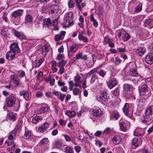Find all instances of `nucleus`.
Wrapping results in <instances>:
<instances>
[{
    "instance_id": "nucleus-36",
    "label": "nucleus",
    "mask_w": 153,
    "mask_h": 153,
    "mask_svg": "<svg viewBox=\"0 0 153 153\" xmlns=\"http://www.w3.org/2000/svg\"><path fill=\"white\" fill-rule=\"evenodd\" d=\"M68 5L69 8H73L75 6V3L73 0H69L68 1Z\"/></svg>"
},
{
    "instance_id": "nucleus-13",
    "label": "nucleus",
    "mask_w": 153,
    "mask_h": 153,
    "mask_svg": "<svg viewBox=\"0 0 153 153\" xmlns=\"http://www.w3.org/2000/svg\"><path fill=\"white\" fill-rule=\"evenodd\" d=\"M66 32L65 31H61L58 34L55 36L54 39L56 41H58L62 40L63 39L65 34Z\"/></svg>"
},
{
    "instance_id": "nucleus-60",
    "label": "nucleus",
    "mask_w": 153,
    "mask_h": 153,
    "mask_svg": "<svg viewBox=\"0 0 153 153\" xmlns=\"http://www.w3.org/2000/svg\"><path fill=\"white\" fill-rule=\"evenodd\" d=\"M7 143V146H12V147H11V149H14L15 148V144L14 143V142H9L8 143Z\"/></svg>"
},
{
    "instance_id": "nucleus-10",
    "label": "nucleus",
    "mask_w": 153,
    "mask_h": 153,
    "mask_svg": "<svg viewBox=\"0 0 153 153\" xmlns=\"http://www.w3.org/2000/svg\"><path fill=\"white\" fill-rule=\"evenodd\" d=\"M13 33L16 36L18 37L21 40L23 39H26V36L22 33L19 32L15 30H13Z\"/></svg>"
},
{
    "instance_id": "nucleus-31",
    "label": "nucleus",
    "mask_w": 153,
    "mask_h": 153,
    "mask_svg": "<svg viewBox=\"0 0 153 153\" xmlns=\"http://www.w3.org/2000/svg\"><path fill=\"white\" fill-rule=\"evenodd\" d=\"M7 118L13 121H15L16 119L15 115H14L13 113L10 112H9V113L7 114Z\"/></svg>"
},
{
    "instance_id": "nucleus-19",
    "label": "nucleus",
    "mask_w": 153,
    "mask_h": 153,
    "mask_svg": "<svg viewBox=\"0 0 153 153\" xmlns=\"http://www.w3.org/2000/svg\"><path fill=\"white\" fill-rule=\"evenodd\" d=\"M19 94L21 96H23V97L26 100H29L30 98V96L28 92L25 90H22L19 92Z\"/></svg>"
},
{
    "instance_id": "nucleus-52",
    "label": "nucleus",
    "mask_w": 153,
    "mask_h": 153,
    "mask_svg": "<svg viewBox=\"0 0 153 153\" xmlns=\"http://www.w3.org/2000/svg\"><path fill=\"white\" fill-rule=\"evenodd\" d=\"M59 96H60L58 97V98L61 101H63L65 96V94H62L61 93V94H60Z\"/></svg>"
},
{
    "instance_id": "nucleus-29",
    "label": "nucleus",
    "mask_w": 153,
    "mask_h": 153,
    "mask_svg": "<svg viewBox=\"0 0 153 153\" xmlns=\"http://www.w3.org/2000/svg\"><path fill=\"white\" fill-rule=\"evenodd\" d=\"M128 107H129V105L128 104L126 103L124 106V107L123 108V111L124 113L125 114L126 116H128V111H129V109H128Z\"/></svg>"
},
{
    "instance_id": "nucleus-3",
    "label": "nucleus",
    "mask_w": 153,
    "mask_h": 153,
    "mask_svg": "<svg viewBox=\"0 0 153 153\" xmlns=\"http://www.w3.org/2000/svg\"><path fill=\"white\" fill-rule=\"evenodd\" d=\"M109 100V97L107 92L105 91L102 92L100 94L99 99V101L103 104L107 103Z\"/></svg>"
},
{
    "instance_id": "nucleus-34",
    "label": "nucleus",
    "mask_w": 153,
    "mask_h": 153,
    "mask_svg": "<svg viewBox=\"0 0 153 153\" xmlns=\"http://www.w3.org/2000/svg\"><path fill=\"white\" fill-rule=\"evenodd\" d=\"M66 114L69 117H74L76 115V112L74 111H67Z\"/></svg>"
},
{
    "instance_id": "nucleus-17",
    "label": "nucleus",
    "mask_w": 153,
    "mask_h": 153,
    "mask_svg": "<svg viewBox=\"0 0 153 153\" xmlns=\"http://www.w3.org/2000/svg\"><path fill=\"white\" fill-rule=\"evenodd\" d=\"M73 16L74 14L73 12L68 13L65 14V20L66 22H69L73 19Z\"/></svg>"
},
{
    "instance_id": "nucleus-25",
    "label": "nucleus",
    "mask_w": 153,
    "mask_h": 153,
    "mask_svg": "<svg viewBox=\"0 0 153 153\" xmlns=\"http://www.w3.org/2000/svg\"><path fill=\"white\" fill-rule=\"evenodd\" d=\"M93 114L96 117L100 116L101 114V110L99 108H96L92 110Z\"/></svg>"
},
{
    "instance_id": "nucleus-47",
    "label": "nucleus",
    "mask_w": 153,
    "mask_h": 153,
    "mask_svg": "<svg viewBox=\"0 0 153 153\" xmlns=\"http://www.w3.org/2000/svg\"><path fill=\"white\" fill-rule=\"evenodd\" d=\"M104 40L106 43H109L110 42H112L113 40L112 39L109 37L107 36L105 37Z\"/></svg>"
},
{
    "instance_id": "nucleus-62",
    "label": "nucleus",
    "mask_w": 153,
    "mask_h": 153,
    "mask_svg": "<svg viewBox=\"0 0 153 153\" xmlns=\"http://www.w3.org/2000/svg\"><path fill=\"white\" fill-rule=\"evenodd\" d=\"M7 30L6 29H2L1 31V34L3 36H6L7 34Z\"/></svg>"
},
{
    "instance_id": "nucleus-38",
    "label": "nucleus",
    "mask_w": 153,
    "mask_h": 153,
    "mask_svg": "<svg viewBox=\"0 0 153 153\" xmlns=\"http://www.w3.org/2000/svg\"><path fill=\"white\" fill-rule=\"evenodd\" d=\"M16 132L15 131H12L10 133V134L8 136V138L10 140H13L14 138L16 136Z\"/></svg>"
},
{
    "instance_id": "nucleus-26",
    "label": "nucleus",
    "mask_w": 153,
    "mask_h": 153,
    "mask_svg": "<svg viewBox=\"0 0 153 153\" xmlns=\"http://www.w3.org/2000/svg\"><path fill=\"white\" fill-rule=\"evenodd\" d=\"M145 113L152 116L153 114V105H150L146 109Z\"/></svg>"
},
{
    "instance_id": "nucleus-11",
    "label": "nucleus",
    "mask_w": 153,
    "mask_h": 153,
    "mask_svg": "<svg viewBox=\"0 0 153 153\" xmlns=\"http://www.w3.org/2000/svg\"><path fill=\"white\" fill-rule=\"evenodd\" d=\"M145 61L148 64H151L153 63V53H149L145 57Z\"/></svg>"
},
{
    "instance_id": "nucleus-2",
    "label": "nucleus",
    "mask_w": 153,
    "mask_h": 153,
    "mask_svg": "<svg viewBox=\"0 0 153 153\" xmlns=\"http://www.w3.org/2000/svg\"><path fill=\"white\" fill-rule=\"evenodd\" d=\"M16 101V98L15 96L12 94L6 98V105L8 107H12L15 104Z\"/></svg>"
},
{
    "instance_id": "nucleus-16",
    "label": "nucleus",
    "mask_w": 153,
    "mask_h": 153,
    "mask_svg": "<svg viewBox=\"0 0 153 153\" xmlns=\"http://www.w3.org/2000/svg\"><path fill=\"white\" fill-rule=\"evenodd\" d=\"M80 80V76H75L74 78V81L75 82L74 85L76 87L81 88L82 82Z\"/></svg>"
},
{
    "instance_id": "nucleus-5",
    "label": "nucleus",
    "mask_w": 153,
    "mask_h": 153,
    "mask_svg": "<svg viewBox=\"0 0 153 153\" xmlns=\"http://www.w3.org/2000/svg\"><path fill=\"white\" fill-rule=\"evenodd\" d=\"M79 45L76 44H73L71 45L69 47V50H68V55L69 57H71L72 56V53L76 52L77 50Z\"/></svg>"
},
{
    "instance_id": "nucleus-45",
    "label": "nucleus",
    "mask_w": 153,
    "mask_h": 153,
    "mask_svg": "<svg viewBox=\"0 0 153 153\" xmlns=\"http://www.w3.org/2000/svg\"><path fill=\"white\" fill-rule=\"evenodd\" d=\"M49 140L47 138H45L42 140L40 142V143L42 145L48 143Z\"/></svg>"
},
{
    "instance_id": "nucleus-7",
    "label": "nucleus",
    "mask_w": 153,
    "mask_h": 153,
    "mask_svg": "<svg viewBox=\"0 0 153 153\" xmlns=\"http://www.w3.org/2000/svg\"><path fill=\"white\" fill-rule=\"evenodd\" d=\"M131 145L132 148L134 149L140 146L142 144V140L140 138H134L132 140Z\"/></svg>"
},
{
    "instance_id": "nucleus-50",
    "label": "nucleus",
    "mask_w": 153,
    "mask_h": 153,
    "mask_svg": "<svg viewBox=\"0 0 153 153\" xmlns=\"http://www.w3.org/2000/svg\"><path fill=\"white\" fill-rule=\"evenodd\" d=\"M59 122L60 125L63 126H65L66 124V121L62 119L59 120Z\"/></svg>"
},
{
    "instance_id": "nucleus-42",
    "label": "nucleus",
    "mask_w": 153,
    "mask_h": 153,
    "mask_svg": "<svg viewBox=\"0 0 153 153\" xmlns=\"http://www.w3.org/2000/svg\"><path fill=\"white\" fill-rule=\"evenodd\" d=\"M66 63V61L64 60H62L61 61L59 62L58 63V66L59 68L63 67Z\"/></svg>"
},
{
    "instance_id": "nucleus-61",
    "label": "nucleus",
    "mask_w": 153,
    "mask_h": 153,
    "mask_svg": "<svg viewBox=\"0 0 153 153\" xmlns=\"http://www.w3.org/2000/svg\"><path fill=\"white\" fill-rule=\"evenodd\" d=\"M43 95L41 91H38L36 92V97L39 98L41 97Z\"/></svg>"
},
{
    "instance_id": "nucleus-59",
    "label": "nucleus",
    "mask_w": 153,
    "mask_h": 153,
    "mask_svg": "<svg viewBox=\"0 0 153 153\" xmlns=\"http://www.w3.org/2000/svg\"><path fill=\"white\" fill-rule=\"evenodd\" d=\"M52 94L53 95H56V96H57L61 94V92H58L57 91L53 90L52 92Z\"/></svg>"
},
{
    "instance_id": "nucleus-9",
    "label": "nucleus",
    "mask_w": 153,
    "mask_h": 153,
    "mask_svg": "<svg viewBox=\"0 0 153 153\" xmlns=\"http://www.w3.org/2000/svg\"><path fill=\"white\" fill-rule=\"evenodd\" d=\"M10 51L15 53H18L20 51L18 44L16 43L15 42L12 44L10 45Z\"/></svg>"
},
{
    "instance_id": "nucleus-28",
    "label": "nucleus",
    "mask_w": 153,
    "mask_h": 153,
    "mask_svg": "<svg viewBox=\"0 0 153 153\" xmlns=\"http://www.w3.org/2000/svg\"><path fill=\"white\" fill-rule=\"evenodd\" d=\"M79 39L80 41H82L85 42H87L88 41V39L86 37L83 36L82 33H80L78 36Z\"/></svg>"
},
{
    "instance_id": "nucleus-48",
    "label": "nucleus",
    "mask_w": 153,
    "mask_h": 153,
    "mask_svg": "<svg viewBox=\"0 0 153 153\" xmlns=\"http://www.w3.org/2000/svg\"><path fill=\"white\" fill-rule=\"evenodd\" d=\"M65 152L68 153H72L73 150L71 147L67 146L65 148Z\"/></svg>"
},
{
    "instance_id": "nucleus-49",
    "label": "nucleus",
    "mask_w": 153,
    "mask_h": 153,
    "mask_svg": "<svg viewBox=\"0 0 153 153\" xmlns=\"http://www.w3.org/2000/svg\"><path fill=\"white\" fill-rule=\"evenodd\" d=\"M22 121L21 119H20L18 121L17 125L16 128L17 129H19L21 127L22 124Z\"/></svg>"
},
{
    "instance_id": "nucleus-39",
    "label": "nucleus",
    "mask_w": 153,
    "mask_h": 153,
    "mask_svg": "<svg viewBox=\"0 0 153 153\" xmlns=\"http://www.w3.org/2000/svg\"><path fill=\"white\" fill-rule=\"evenodd\" d=\"M123 39L124 41H126L129 39L130 37V35L126 33L125 31V33L124 34V35L123 36Z\"/></svg>"
},
{
    "instance_id": "nucleus-54",
    "label": "nucleus",
    "mask_w": 153,
    "mask_h": 153,
    "mask_svg": "<svg viewBox=\"0 0 153 153\" xmlns=\"http://www.w3.org/2000/svg\"><path fill=\"white\" fill-rule=\"evenodd\" d=\"M97 78V76L95 74L93 75L91 80V83H93Z\"/></svg>"
},
{
    "instance_id": "nucleus-46",
    "label": "nucleus",
    "mask_w": 153,
    "mask_h": 153,
    "mask_svg": "<svg viewBox=\"0 0 153 153\" xmlns=\"http://www.w3.org/2000/svg\"><path fill=\"white\" fill-rule=\"evenodd\" d=\"M79 90L77 88H75L73 90V93L74 95H78L79 94Z\"/></svg>"
},
{
    "instance_id": "nucleus-6",
    "label": "nucleus",
    "mask_w": 153,
    "mask_h": 153,
    "mask_svg": "<svg viewBox=\"0 0 153 153\" xmlns=\"http://www.w3.org/2000/svg\"><path fill=\"white\" fill-rule=\"evenodd\" d=\"M10 79L13 81V83L15 87H17L21 85V82L16 75H11L10 76Z\"/></svg>"
},
{
    "instance_id": "nucleus-4",
    "label": "nucleus",
    "mask_w": 153,
    "mask_h": 153,
    "mask_svg": "<svg viewBox=\"0 0 153 153\" xmlns=\"http://www.w3.org/2000/svg\"><path fill=\"white\" fill-rule=\"evenodd\" d=\"M145 115H144L141 119V122L147 125H149L152 122V115L147 114L145 113Z\"/></svg>"
},
{
    "instance_id": "nucleus-14",
    "label": "nucleus",
    "mask_w": 153,
    "mask_h": 153,
    "mask_svg": "<svg viewBox=\"0 0 153 153\" xmlns=\"http://www.w3.org/2000/svg\"><path fill=\"white\" fill-rule=\"evenodd\" d=\"M117 83L118 82L116 79L113 78L108 82L107 84L108 88L111 89L115 86Z\"/></svg>"
},
{
    "instance_id": "nucleus-12",
    "label": "nucleus",
    "mask_w": 153,
    "mask_h": 153,
    "mask_svg": "<svg viewBox=\"0 0 153 153\" xmlns=\"http://www.w3.org/2000/svg\"><path fill=\"white\" fill-rule=\"evenodd\" d=\"M50 109L48 106L41 107V108L36 111L35 112L38 114H44L45 112H48Z\"/></svg>"
},
{
    "instance_id": "nucleus-22",
    "label": "nucleus",
    "mask_w": 153,
    "mask_h": 153,
    "mask_svg": "<svg viewBox=\"0 0 153 153\" xmlns=\"http://www.w3.org/2000/svg\"><path fill=\"white\" fill-rule=\"evenodd\" d=\"M121 137L118 135L114 137L112 139L113 143L115 145L119 144L121 142Z\"/></svg>"
},
{
    "instance_id": "nucleus-20",
    "label": "nucleus",
    "mask_w": 153,
    "mask_h": 153,
    "mask_svg": "<svg viewBox=\"0 0 153 153\" xmlns=\"http://www.w3.org/2000/svg\"><path fill=\"white\" fill-rule=\"evenodd\" d=\"M129 75L131 76L134 77H140L139 74L138 73L137 70L134 68H131L129 71Z\"/></svg>"
},
{
    "instance_id": "nucleus-57",
    "label": "nucleus",
    "mask_w": 153,
    "mask_h": 153,
    "mask_svg": "<svg viewBox=\"0 0 153 153\" xmlns=\"http://www.w3.org/2000/svg\"><path fill=\"white\" fill-rule=\"evenodd\" d=\"M58 133V129H56L52 131V132H51V134L53 136H54L57 134Z\"/></svg>"
},
{
    "instance_id": "nucleus-41",
    "label": "nucleus",
    "mask_w": 153,
    "mask_h": 153,
    "mask_svg": "<svg viewBox=\"0 0 153 153\" xmlns=\"http://www.w3.org/2000/svg\"><path fill=\"white\" fill-rule=\"evenodd\" d=\"M62 146V144L61 142L57 141L53 145V147L55 148L60 149Z\"/></svg>"
},
{
    "instance_id": "nucleus-21",
    "label": "nucleus",
    "mask_w": 153,
    "mask_h": 153,
    "mask_svg": "<svg viewBox=\"0 0 153 153\" xmlns=\"http://www.w3.org/2000/svg\"><path fill=\"white\" fill-rule=\"evenodd\" d=\"M23 10L22 9H19L14 11L11 16L12 17L16 18L19 16L22 15V13L23 12Z\"/></svg>"
},
{
    "instance_id": "nucleus-8",
    "label": "nucleus",
    "mask_w": 153,
    "mask_h": 153,
    "mask_svg": "<svg viewBox=\"0 0 153 153\" xmlns=\"http://www.w3.org/2000/svg\"><path fill=\"white\" fill-rule=\"evenodd\" d=\"M146 49L143 45H141L138 46L136 50L137 54L140 56H142L145 53Z\"/></svg>"
},
{
    "instance_id": "nucleus-23",
    "label": "nucleus",
    "mask_w": 153,
    "mask_h": 153,
    "mask_svg": "<svg viewBox=\"0 0 153 153\" xmlns=\"http://www.w3.org/2000/svg\"><path fill=\"white\" fill-rule=\"evenodd\" d=\"M51 13H55L58 12V7L56 4H52L50 7Z\"/></svg>"
},
{
    "instance_id": "nucleus-55",
    "label": "nucleus",
    "mask_w": 153,
    "mask_h": 153,
    "mask_svg": "<svg viewBox=\"0 0 153 153\" xmlns=\"http://www.w3.org/2000/svg\"><path fill=\"white\" fill-rule=\"evenodd\" d=\"M85 3L83 2L82 3L81 5L80 4V7H78L79 10L80 11H81L82 10V8L85 6Z\"/></svg>"
},
{
    "instance_id": "nucleus-15",
    "label": "nucleus",
    "mask_w": 153,
    "mask_h": 153,
    "mask_svg": "<svg viewBox=\"0 0 153 153\" xmlns=\"http://www.w3.org/2000/svg\"><path fill=\"white\" fill-rule=\"evenodd\" d=\"M16 53L10 51L8 52L6 54V57L8 60H11L14 59L15 57Z\"/></svg>"
},
{
    "instance_id": "nucleus-44",
    "label": "nucleus",
    "mask_w": 153,
    "mask_h": 153,
    "mask_svg": "<svg viewBox=\"0 0 153 153\" xmlns=\"http://www.w3.org/2000/svg\"><path fill=\"white\" fill-rule=\"evenodd\" d=\"M112 93L115 97L118 96L119 93V90L118 88H117L114 90L112 92Z\"/></svg>"
},
{
    "instance_id": "nucleus-43",
    "label": "nucleus",
    "mask_w": 153,
    "mask_h": 153,
    "mask_svg": "<svg viewBox=\"0 0 153 153\" xmlns=\"http://www.w3.org/2000/svg\"><path fill=\"white\" fill-rule=\"evenodd\" d=\"M142 9V4H140L136 7L135 8V12H140Z\"/></svg>"
},
{
    "instance_id": "nucleus-58",
    "label": "nucleus",
    "mask_w": 153,
    "mask_h": 153,
    "mask_svg": "<svg viewBox=\"0 0 153 153\" xmlns=\"http://www.w3.org/2000/svg\"><path fill=\"white\" fill-rule=\"evenodd\" d=\"M82 56V54L81 53H79L78 54H76V59H75V60L80 58L81 59Z\"/></svg>"
},
{
    "instance_id": "nucleus-64",
    "label": "nucleus",
    "mask_w": 153,
    "mask_h": 153,
    "mask_svg": "<svg viewBox=\"0 0 153 153\" xmlns=\"http://www.w3.org/2000/svg\"><path fill=\"white\" fill-rule=\"evenodd\" d=\"M118 51L119 52H123L126 51V49L125 48H117Z\"/></svg>"
},
{
    "instance_id": "nucleus-56",
    "label": "nucleus",
    "mask_w": 153,
    "mask_h": 153,
    "mask_svg": "<svg viewBox=\"0 0 153 153\" xmlns=\"http://www.w3.org/2000/svg\"><path fill=\"white\" fill-rule=\"evenodd\" d=\"M19 74V76L20 78L23 77L25 75V73L23 71H20Z\"/></svg>"
},
{
    "instance_id": "nucleus-35",
    "label": "nucleus",
    "mask_w": 153,
    "mask_h": 153,
    "mask_svg": "<svg viewBox=\"0 0 153 153\" xmlns=\"http://www.w3.org/2000/svg\"><path fill=\"white\" fill-rule=\"evenodd\" d=\"M42 119V118L41 117L36 116L33 117L32 122L33 123H36L39 120Z\"/></svg>"
},
{
    "instance_id": "nucleus-30",
    "label": "nucleus",
    "mask_w": 153,
    "mask_h": 153,
    "mask_svg": "<svg viewBox=\"0 0 153 153\" xmlns=\"http://www.w3.org/2000/svg\"><path fill=\"white\" fill-rule=\"evenodd\" d=\"M124 89L127 91H131L133 89V86L128 84H125L124 85Z\"/></svg>"
},
{
    "instance_id": "nucleus-24",
    "label": "nucleus",
    "mask_w": 153,
    "mask_h": 153,
    "mask_svg": "<svg viewBox=\"0 0 153 153\" xmlns=\"http://www.w3.org/2000/svg\"><path fill=\"white\" fill-rule=\"evenodd\" d=\"M48 128V124L47 123H45L41 127H39L38 130L41 132H43L47 130Z\"/></svg>"
},
{
    "instance_id": "nucleus-1",
    "label": "nucleus",
    "mask_w": 153,
    "mask_h": 153,
    "mask_svg": "<svg viewBox=\"0 0 153 153\" xmlns=\"http://www.w3.org/2000/svg\"><path fill=\"white\" fill-rule=\"evenodd\" d=\"M142 82L139 86V91L140 95H145L148 92L146 81L145 80H142Z\"/></svg>"
},
{
    "instance_id": "nucleus-51",
    "label": "nucleus",
    "mask_w": 153,
    "mask_h": 153,
    "mask_svg": "<svg viewBox=\"0 0 153 153\" xmlns=\"http://www.w3.org/2000/svg\"><path fill=\"white\" fill-rule=\"evenodd\" d=\"M105 74V72L102 70H100L99 73V75L102 77H104Z\"/></svg>"
},
{
    "instance_id": "nucleus-18",
    "label": "nucleus",
    "mask_w": 153,
    "mask_h": 153,
    "mask_svg": "<svg viewBox=\"0 0 153 153\" xmlns=\"http://www.w3.org/2000/svg\"><path fill=\"white\" fill-rule=\"evenodd\" d=\"M152 20L149 19H146L144 21V26L145 27H147L149 28H151L153 27V24H152Z\"/></svg>"
},
{
    "instance_id": "nucleus-53",
    "label": "nucleus",
    "mask_w": 153,
    "mask_h": 153,
    "mask_svg": "<svg viewBox=\"0 0 153 153\" xmlns=\"http://www.w3.org/2000/svg\"><path fill=\"white\" fill-rule=\"evenodd\" d=\"M55 81V79L54 78H51V76L49 78L50 84L51 86L54 85Z\"/></svg>"
},
{
    "instance_id": "nucleus-27",
    "label": "nucleus",
    "mask_w": 153,
    "mask_h": 153,
    "mask_svg": "<svg viewBox=\"0 0 153 153\" xmlns=\"http://www.w3.org/2000/svg\"><path fill=\"white\" fill-rule=\"evenodd\" d=\"M31 135V131L26 130L25 131V134L23 136V138L25 140H27L29 139Z\"/></svg>"
},
{
    "instance_id": "nucleus-63",
    "label": "nucleus",
    "mask_w": 153,
    "mask_h": 153,
    "mask_svg": "<svg viewBox=\"0 0 153 153\" xmlns=\"http://www.w3.org/2000/svg\"><path fill=\"white\" fill-rule=\"evenodd\" d=\"M51 21L49 19H47L45 20V23L47 26H50L51 24Z\"/></svg>"
},
{
    "instance_id": "nucleus-32",
    "label": "nucleus",
    "mask_w": 153,
    "mask_h": 153,
    "mask_svg": "<svg viewBox=\"0 0 153 153\" xmlns=\"http://www.w3.org/2000/svg\"><path fill=\"white\" fill-rule=\"evenodd\" d=\"M120 130L123 131H125L127 129L126 123L123 122H120L119 123Z\"/></svg>"
},
{
    "instance_id": "nucleus-37",
    "label": "nucleus",
    "mask_w": 153,
    "mask_h": 153,
    "mask_svg": "<svg viewBox=\"0 0 153 153\" xmlns=\"http://www.w3.org/2000/svg\"><path fill=\"white\" fill-rule=\"evenodd\" d=\"M42 54L45 55L48 51V46L46 45L43 46L42 48Z\"/></svg>"
},
{
    "instance_id": "nucleus-40",
    "label": "nucleus",
    "mask_w": 153,
    "mask_h": 153,
    "mask_svg": "<svg viewBox=\"0 0 153 153\" xmlns=\"http://www.w3.org/2000/svg\"><path fill=\"white\" fill-rule=\"evenodd\" d=\"M25 18L26 21L27 22H31L33 19V17L29 14L26 15Z\"/></svg>"
},
{
    "instance_id": "nucleus-33",
    "label": "nucleus",
    "mask_w": 153,
    "mask_h": 153,
    "mask_svg": "<svg viewBox=\"0 0 153 153\" xmlns=\"http://www.w3.org/2000/svg\"><path fill=\"white\" fill-rule=\"evenodd\" d=\"M120 117L118 112L116 111H114L111 114L110 118L113 119L114 118L115 120H117Z\"/></svg>"
}]
</instances>
